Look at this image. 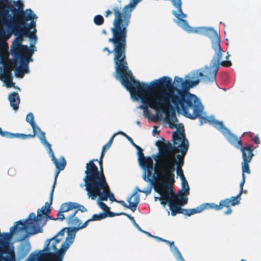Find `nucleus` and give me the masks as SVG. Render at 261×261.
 <instances>
[{
  "instance_id": "obj_7",
  "label": "nucleus",
  "mask_w": 261,
  "mask_h": 261,
  "mask_svg": "<svg viewBox=\"0 0 261 261\" xmlns=\"http://www.w3.org/2000/svg\"><path fill=\"white\" fill-rule=\"evenodd\" d=\"M68 228L69 227L63 228L54 237L49 240V241L54 240L51 247L55 251H56V252L45 253L44 255L45 258L54 261H62L65 252L68 249L66 248V245L69 243L67 240L69 237Z\"/></svg>"
},
{
  "instance_id": "obj_63",
  "label": "nucleus",
  "mask_w": 261,
  "mask_h": 261,
  "mask_svg": "<svg viewBox=\"0 0 261 261\" xmlns=\"http://www.w3.org/2000/svg\"><path fill=\"white\" fill-rule=\"evenodd\" d=\"M91 161H93V163H94V162H98V160H97V159H93V160H92Z\"/></svg>"
},
{
  "instance_id": "obj_26",
  "label": "nucleus",
  "mask_w": 261,
  "mask_h": 261,
  "mask_svg": "<svg viewBox=\"0 0 261 261\" xmlns=\"http://www.w3.org/2000/svg\"><path fill=\"white\" fill-rule=\"evenodd\" d=\"M211 75V69L208 67H206L204 70L203 73L201 72L196 71L193 73L190 76L187 75L186 76V78H188L190 80H200L199 77H202V79L206 82L207 83L210 82L208 80V78L206 77L210 76ZM210 82H211L210 81Z\"/></svg>"
},
{
  "instance_id": "obj_61",
  "label": "nucleus",
  "mask_w": 261,
  "mask_h": 261,
  "mask_svg": "<svg viewBox=\"0 0 261 261\" xmlns=\"http://www.w3.org/2000/svg\"><path fill=\"white\" fill-rule=\"evenodd\" d=\"M102 33L105 34V35H107V32L106 30H103L102 31Z\"/></svg>"
},
{
  "instance_id": "obj_3",
  "label": "nucleus",
  "mask_w": 261,
  "mask_h": 261,
  "mask_svg": "<svg viewBox=\"0 0 261 261\" xmlns=\"http://www.w3.org/2000/svg\"><path fill=\"white\" fill-rule=\"evenodd\" d=\"M121 83L132 95L141 100L144 105L140 106L139 108L143 112L149 107L157 113L165 112V109L169 107L168 105L161 104L155 99V96L161 97V96L156 89L151 88V82L150 85L144 82L141 83L136 81L132 74L130 78H126Z\"/></svg>"
},
{
  "instance_id": "obj_28",
  "label": "nucleus",
  "mask_w": 261,
  "mask_h": 261,
  "mask_svg": "<svg viewBox=\"0 0 261 261\" xmlns=\"http://www.w3.org/2000/svg\"><path fill=\"white\" fill-rule=\"evenodd\" d=\"M17 66L16 63V59L13 57L12 60H8L7 62L4 63V71L3 73L1 75L2 76H11L12 71Z\"/></svg>"
},
{
  "instance_id": "obj_40",
  "label": "nucleus",
  "mask_w": 261,
  "mask_h": 261,
  "mask_svg": "<svg viewBox=\"0 0 261 261\" xmlns=\"http://www.w3.org/2000/svg\"><path fill=\"white\" fill-rule=\"evenodd\" d=\"M251 162H248V161H243L242 162L241 165H242V174H244L245 173H247L248 174H250L251 173V171L249 168V164Z\"/></svg>"
},
{
  "instance_id": "obj_32",
  "label": "nucleus",
  "mask_w": 261,
  "mask_h": 261,
  "mask_svg": "<svg viewBox=\"0 0 261 261\" xmlns=\"http://www.w3.org/2000/svg\"><path fill=\"white\" fill-rule=\"evenodd\" d=\"M8 99L10 101V106L13 108V109L14 111L17 110L20 101L18 93L16 92H12L9 95Z\"/></svg>"
},
{
  "instance_id": "obj_2",
  "label": "nucleus",
  "mask_w": 261,
  "mask_h": 261,
  "mask_svg": "<svg viewBox=\"0 0 261 261\" xmlns=\"http://www.w3.org/2000/svg\"><path fill=\"white\" fill-rule=\"evenodd\" d=\"M180 125L181 130L175 131L172 134L173 144L168 141L164 144L159 153L152 155V158L156 162L155 170L159 177L172 188L175 182V165L177 175L181 179L185 178L181 167L184 165L185 156L189 144L185 136L184 126L181 124Z\"/></svg>"
},
{
  "instance_id": "obj_52",
  "label": "nucleus",
  "mask_w": 261,
  "mask_h": 261,
  "mask_svg": "<svg viewBox=\"0 0 261 261\" xmlns=\"http://www.w3.org/2000/svg\"><path fill=\"white\" fill-rule=\"evenodd\" d=\"M167 143L162 142L161 141L158 140L155 142V145L158 146L159 148V152L160 151V149L162 147L164 144H166Z\"/></svg>"
},
{
  "instance_id": "obj_60",
  "label": "nucleus",
  "mask_w": 261,
  "mask_h": 261,
  "mask_svg": "<svg viewBox=\"0 0 261 261\" xmlns=\"http://www.w3.org/2000/svg\"><path fill=\"white\" fill-rule=\"evenodd\" d=\"M164 242H165L167 244L169 245V244L170 243V241L165 239L164 241Z\"/></svg>"
},
{
  "instance_id": "obj_56",
  "label": "nucleus",
  "mask_w": 261,
  "mask_h": 261,
  "mask_svg": "<svg viewBox=\"0 0 261 261\" xmlns=\"http://www.w3.org/2000/svg\"><path fill=\"white\" fill-rule=\"evenodd\" d=\"M118 133H115L114 134L110 139V140H109V142H110L112 144L113 143V140H114V137H115V136H116V135Z\"/></svg>"
},
{
  "instance_id": "obj_16",
  "label": "nucleus",
  "mask_w": 261,
  "mask_h": 261,
  "mask_svg": "<svg viewBox=\"0 0 261 261\" xmlns=\"http://www.w3.org/2000/svg\"><path fill=\"white\" fill-rule=\"evenodd\" d=\"M68 210L72 211L70 214L66 216V222L68 225H78L80 223V220L75 217L76 214L81 211L82 213H84L87 211V208L82 205H81L76 202H68Z\"/></svg>"
},
{
  "instance_id": "obj_4",
  "label": "nucleus",
  "mask_w": 261,
  "mask_h": 261,
  "mask_svg": "<svg viewBox=\"0 0 261 261\" xmlns=\"http://www.w3.org/2000/svg\"><path fill=\"white\" fill-rule=\"evenodd\" d=\"M24 5L22 2L13 7L5 11L0 15V23L8 31V37L13 34H21L25 37H29L34 40V43L37 42V37L36 35L37 30L34 29L32 32L26 26V23L19 18V14H23Z\"/></svg>"
},
{
  "instance_id": "obj_62",
  "label": "nucleus",
  "mask_w": 261,
  "mask_h": 261,
  "mask_svg": "<svg viewBox=\"0 0 261 261\" xmlns=\"http://www.w3.org/2000/svg\"><path fill=\"white\" fill-rule=\"evenodd\" d=\"M5 131H3L2 128L0 127V135L2 136L3 133H4Z\"/></svg>"
},
{
  "instance_id": "obj_53",
  "label": "nucleus",
  "mask_w": 261,
  "mask_h": 261,
  "mask_svg": "<svg viewBox=\"0 0 261 261\" xmlns=\"http://www.w3.org/2000/svg\"><path fill=\"white\" fill-rule=\"evenodd\" d=\"M143 115L145 117H147V118L149 117L150 115V111L148 109L145 110V111H144V112H143Z\"/></svg>"
},
{
  "instance_id": "obj_1",
  "label": "nucleus",
  "mask_w": 261,
  "mask_h": 261,
  "mask_svg": "<svg viewBox=\"0 0 261 261\" xmlns=\"http://www.w3.org/2000/svg\"><path fill=\"white\" fill-rule=\"evenodd\" d=\"M133 1L134 3H130L123 8L121 6L115 5L112 8L114 19L111 31L113 36L109 39L108 41L113 44V49L111 50L108 47H105L102 49L103 52L107 51V56L113 54L115 77L120 82L126 78H130L133 74L126 60V38L131 12L139 0Z\"/></svg>"
},
{
  "instance_id": "obj_42",
  "label": "nucleus",
  "mask_w": 261,
  "mask_h": 261,
  "mask_svg": "<svg viewBox=\"0 0 261 261\" xmlns=\"http://www.w3.org/2000/svg\"><path fill=\"white\" fill-rule=\"evenodd\" d=\"M107 217V214L104 213H101L99 214L93 215L91 218L90 219L91 221H99L105 219Z\"/></svg>"
},
{
  "instance_id": "obj_49",
  "label": "nucleus",
  "mask_w": 261,
  "mask_h": 261,
  "mask_svg": "<svg viewBox=\"0 0 261 261\" xmlns=\"http://www.w3.org/2000/svg\"><path fill=\"white\" fill-rule=\"evenodd\" d=\"M112 145V143H110V142H108L103 147L102 149L101 152L105 153V152L108 150L111 146Z\"/></svg>"
},
{
  "instance_id": "obj_47",
  "label": "nucleus",
  "mask_w": 261,
  "mask_h": 261,
  "mask_svg": "<svg viewBox=\"0 0 261 261\" xmlns=\"http://www.w3.org/2000/svg\"><path fill=\"white\" fill-rule=\"evenodd\" d=\"M137 189L138 191H139L141 193H145L146 195H147L150 193V192L151 191L152 187L151 186H148L143 190H139L138 188Z\"/></svg>"
},
{
  "instance_id": "obj_21",
  "label": "nucleus",
  "mask_w": 261,
  "mask_h": 261,
  "mask_svg": "<svg viewBox=\"0 0 261 261\" xmlns=\"http://www.w3.org/2000/svg\"><path fill=\"white\" fill-rule=\"evenodd\" d=\"M90 221H91V220H90V219H89V220H88L86 222H85L84 223L82 224V222L80 220V223L78 225H69V226H72L73 227H69V228H68V230H69V231H68L69 237L67 238V240L69 242V243L66 245V249L69 248L70 246L73 243L74 240L75 239V234H76V232L77 231V230H78L80 229H82V228L86 227L88 225V224Z\"/></svg>"
},
{
  "instance_id": "obj_33",
  "label": "nucleus",
  "mask_w": 261,
  "mask_h": 261,
  "mask_svg": "<svg viewBox=\"0 0 261 261\" xmlns=\"http://www.w3.org/2000/svg\"><path fill=\"white\" fill-rule=\"evenodd\" d=\"M181 180L182 189L178 191L176 195L178 197H187L189 194V186L186 178H184Z\"/></svg>"
},
{
  "instance_id": "obj_51",
  "label": "nucleus",
  "mask_w": 261,
  "mask_h": 261,
  "mask_svg": "<svg viewBox=\"0 0 261 261\" xmlns=\"http://www.w3.org/2000/svg\"><path fill=\"white\" fill-rule=\"evenodd\" d=\"M25 250L24 255H27L29 251L30 250V244H25L24 246L22 247V250Z\"/></svg>"
},
{
  "instance_id": "obj_38",
  "label": "nucleus",
  "mask_w": 261,
  "mask_h": 261,
  "mask_svg": "<svg viewBox=\"0 0 261 261\" xmlns=\"http://www.w3.org/2000/svg\"><path fill=\"white\" fill-rule=\"evenodd\" d=\"M32 129H33V133L32 134L25 135V134H23V135H22V139H27V138H34V137H35V136L36 135L37 133L41 132V130L36 125V123H35V127H34V128H32Z\"/></svg>"
},
{
  "instance_id": "obj_58",
  "label": "nucleus",
  "mask_w": 261,
  "mask_h": 261,
  "mask_svg": "<svg viewBox=\"0 0 261 261\" xmlns=\"http://www.w3.org/2000/svg\"><path fill=\"white\" fill-rule=\"evenodd\" d=\"M154 238L158 241H161V242H164V239L163 238H161L160 237H156V236H154Z\"/></svg>"
},
{
  "instance_id": "obj_29",
  "label": "nucleus",
  "mask_w": 261,
  "mask_h": 261,
  "mask_svg": "<svg viewBox=\"0 0 261 261\" xmlns=\"http://www.w3.org/2000/svg\"><path fill=\"white\" fill-rule=\"evenodd\" d=\"M223 135L227 140L236 148L238 149L242 145L241 140L232 134L229 129Z\"/></svg>"
},
{
  "instance_id": "obj_37",
  "label": "nucleus",
  "mask_w": 261,
  "mask_h": 261,
  "mask_svg": "<svg viewBox=\"0 0 261 261\" xmlns=\"http://www.w3.org/2000/svg\"><path fill=\"white\" fill-rule=\"evenodd\" d=\"M98 204L99 206L105 211V213L107 214V217H114L115 216L119 215V214H115L110 211V208L103 202L101 200L98 202Z\"/></svg>"
},
{
  "instance_id": "obj_44",
  "label": "nucleus",
  "mask_w": 261,
  "mask_h": 261,
  "mask_svg": "<svg viewBox=\"0 0 261 261\" xmlns=\"http://www.w3.org/2000/svg\"><path fill=\"white\" fill-rule=\"evenodd\" d=\"M123 215L124 216H126L129 219V220L132 222L134 226L139 230L142 231L141 228L139 226V225L136 222V221L134 219V218L132 216L130 215H128L127 214H126L125 213H121L119 214V215Z\"/></svg>"
},
{
  "instance_id": "obj_64",
  "label": "nucleus",
  "mask_w": 261,
  "mask_h": 261,
  "mask_svg": "<svg viewBox=\"0 0 261 261\" xmlns=\"http://www.w3.org/2000/svg\"><path fill=\"white\" fill-rule=\"evenodd\" d=\"M229 57V55H228L226 57V59H227H227H228Z\"/></svg>"
},
{
  "instance_id": "obj_10",
  "label": "nucleus",
  "mask_w": 261,
  "mask_h": 261,
  "mask_svg": "<svg viewBox=\"0 0 261 261\" xmlns=\"http://www.w3.org/2000/svg\"><path fill=\"white\" fill-rule=\"evenodd\" d=\"M39 212L40 211L37 216L35 213H31L28 219L25 221L19 220L15 222L14 225L10 228V230L15 233L26 229L29 230L28 233L30 235L43 232V229L40 226V222L42 221V216Z\"/></svg>"
},
{
  "instance_id": "obj_6",
  "label": "nucleus",
  "mask_w": 261,
  "mask_h": 261,
  "mask_svg": "<svg viewBox=\"0 0 261 261\" xmlns=\"http://www.w3.org/2000/svg\"><path fill=\"white\" fill-rule=\"evenodd\" d=\"M183 79L178 76H175L174 79V82H172L171 78L168 76H163L158 80L151 82L152 87L153 89H156L159 93L161 97L155 96V99L160 102L161 104L168 105L170 106V102L178 111L179 102H176L170 95V92L173 90V88H182V83Z\"/></svg>"
},
{
  "instance_id": "obj_48",
  "label": "nucleus",
  "mask_w": 261,
  "mask_h": 261,
  "mask_svg": "<svg viewBox=\"0 0 261 261\" xmlns=\"http://www.w3.org/2000/svg\"><path fill=\"white\" fill-rule=\"evenodd\" d=\"M174 242H170V244H169V245L170 246V247H173V248L174 249V250L175 251H176L178 254L179 255H180V257H181V259L182 260V261L185 260L184 259V258H182L179 251L178 250V249H177V248L174 245Z\"/></svg>"
},
{
  "instance_id": "obj_18",
  "label": "nucleus",
  "mask_w": 261,
  "mask_h": 261,
  "mask_svg": "<svg viewBox=\"0 0 261 261\" xmlns=\"http://www.w3.org/2000/svg\"><path fill=\"white\" fill-rule=\"evenodd\" d=\"M138 161L140 165L144 169L147 170V177L145 174L144 175L143 179L146 181H150L149 177L155 178L154 174H153L152 171L153 170V163L152 159L150 156H145L138 159Z\"/></svg>"
},
{
  "instance_id": "obj_20",
  "label": "nucleus",
  "mask_w": 261,
  "mask_h": 261,
  "mask_svg": "<svg viewBox=\"0 0 261 261\" xmlns=\"http://www.w3.org/2000/svg\"><path fill=\"white\" fill-rule=\"evenodd\" d=\"M19 18L22 22L26 23V26L29 28L30 30L32 28L35 29L37 17L31 9H27L25 11H23V14H19Z\"/></svg>"
},
{
  "instance_id": "obj_41",
  "label": "nucleus",
  "mask_w": 261,
  "mask_h": 261,
  "mask_svg": "<svg viewBox=\"0 0 261 261\" xmlns=\"http://www.w3.org/2000/svg\"><path fill=\"white\" fill-rule=\"evenodd\" d=\"M25 120L31 124L32 128L34 129L35 127V122L34 121V117L32 113H29L27 115Z\"/></svg>"
},
{
  "instance_id": "obj_22",
  "label": "nucleus",
  "mask_w": 261,
  "mask_h": 261,
  "mask_svg": "<svg viewBox=\"0 0 261 261\" xmlns=\"http://www.w3.org/2000/svg\"><path fill=\"white\" fill-rule=\"evenodd\" d=\"M16 59V63H20V66H17L15 68V75L17 77L22 78L25 73L29 72V61H26L24 59L16 58L15 56H12Z\"/></svg>"
},
{
  "instance_id": "obj_59",
  "label": "nucleus",
  "mask_w": 261,
  "mask_h": 261,
  "mask_svg": "<svg viewBox=\"0 0 261 261\" xmlns=\"http://www.w3.org/2000/svg\"><path fill=\"white\" fill-rule=\"evenodd\" d=\"M248 134L249 136L251 138H252L254 135V133L250 132L245 133L244 134Z\"/></svg>"
},
{
  "instance_id": "obj_8",
  "label": "nucleus",
  "mask_w": 261,
  "mask_h": 261,
  "mask_svg": "<svg viewBox=\"0 0 261 261\" xmlns=\"http://www.w3.org/2000/svg\"><path fill=\"white\" fill-rule=\"evenodd\" d=\"M156 192L161 195V203L165 206L168 203L172 216L177 214L179 205H185L188 202L187 197H178L173 191L172 188L166 184L163 183L161 189Z\"/></svg>"
},
{
  "instance_id": "obj_5",
  "label": "nucleus",
  "mask_w": 261,
  "mask_h": 261,
  "mask_svg": "<svg viewBox=\"0 0 261 261\" xmlns=\"http://www.w3.org/2000/svg\"><path fill=\"white\" fill-rule=\"evenodd\" d=\"M199 82L200 80L186 79L183 81L181 88L174 87L169 93L173 100L179 102L178 111L184 112L192 118L198 116L200 110L198 105L194 106V103L199 101L197 97L190 93L189 90L196 86Z\"/></svg>"
},
{
  "instance_id": "obj_36",
  "label": "nucleus",
  "mask_w": 261,
  "mask_h": 261,
  "mask_svg": "<svg viewBox=\"0 0 261 261\" xmlns=\"http://www.w3.org/2000/svg\"><path fill=\"white\" fill-rule=\"evenodd\" d=\"M211 123L223 135L228 130V129L223 125L222 122L219 121L217 120H212Z\"/></svg>"
},
{
  "instance_id": "obj_35",
  "label": "nucleus",
  "mask_w": 261,
  "mask_h": 261,
  "mask_svg": "<svg viewBox=\"0 0 261 261\" xmlns=\"http://www.w3.org/2000/svg\"><path fill=\"white\" fill-rule=\"evenodd\" d=\"M68 203L66 202L63 203L60 208V211L57 214V218H55V221L59 220L60 221H63L65 219H66V216L64 215V213H68L70 212V210H68Z\"/></svg>"
},
{
  "instance_id": "obj_24",
  "label": "nucleus",
  "mask_w": 261,
  "mask_h": 261,
  "mask_svg": "<svg viewBox=\"0 0 261 261\" xmlns=\"http://www.w3.org/2000/svg\"><path fill=\"white\" fill-rule=\"evenodd\" d=\"M127 201L129 203L128 205L126 204L123 200H117L116 202L123 206L130 209L132 212H135L140 202V195L137 193V192H135L127 198Z\"/></svg>"
},
{
  "instance_id": "obj_31",
  "label": "nucleus",
  "mask_w": 261,
  "mask_h": 261,
  "mask_svg": "<svg viewBox=\"0 0 261 261\" xmlns=\"http://www.w3.org/2000/svg\"><path fill=\"white\" fill-rule=\"evenodd\" d=\"M196 105H198L199 107V109L200 110L198 116H197V117H196L194 118H192L188 114H186L184 112H182L184 116H185V117H186L190 119H192V120H194L196 118H199L200 125H202L204 122H209L211 123L212 120H211L208 117H204V116H201V113L202 112L203 108V106H202L201 102L199 101H198L196 102V103H194V106H196Z\"/></svg>"
},
{
  "instance_id": "obj_45",
  "label": "nucleus",
  "mask_w": 261,
  "mask_h": 261,
  "mask_svg": "<svg viewBox=\"0 0 261 261\" xmlns=\"http://www.w3.org/2000/svg\"><path fill=\"white\" fill-rule=\"evenodd\" d=\"M118 134H121V135H123L124 137H125L127 139V140H128V141H129V142H130V143H131V144H132L134 147H137V145H136V144L134 143V141H133V139H132V138H130L129 136H128L127 134H126L125 133H124V132H120H120H119L118 133Z\"/></svg>"
},
{
  "instance_id": "obj_34",
  "label": "nucleus",
  "mask_w": 261,
  "mask_h": 261,
  "mask_svg": "<svg viewBox=\"0 0 261 261\" xmlns=\"http://www.w3.org/2000/svg\"><path fill=\"white\" fill-rule=\"evenodd\" d=\"M171 102H170V104H171ZM171 107V105H170V106L165 109V112H164L166 116V121L169 123V127L171 128H174L175 127H177L176 124L175 123L178 121V119H177L176 115L175 113H172L171 115H168V113L166 111V110L168 108H169Z\"/></svg>"
},
{
  "instance_id": "obj_14",
  "label": "nucleus",
  "mask_w": 261,
  "mask_h": 261,
  "mask_svg": "<svg viewBox=\"0 0 261 261\" xmlns=\"http://www.w3.org/2000/svg\"><path fill=\"white\" fill-rule=\"evenodd\" d=\"M196 33L211 38L212 40V46L214 50L220 49V37L217 32L213 28L206 27H199L196 28Z\"/></svg>"
},
{
  "instance_id": "obj_17",
  "label": "nucleus",
  "mask_w": 261,
  "mask_h": 261,
  "mask_svg": "<svg viewBox=\"0 0 261 261\" xmlns=\"http://www.w3.org/2000/svg\"><path fill=\"white\" fill-rule=\"evenodd\" d=\"M57 177H56V176H55L54 182L52 187L51 191L50 193L49 202H46L45 203V205L43 206H42L41 209H38L37 211V214H38V212L40 211L39 214H40V215L42 216V220L44 218V216H45V219L42 225H41V221L40 222V226L42 227L46 224L47 221V219L53 220H55V218H54L53 217L49 216L48 214L51 212L50 205L52 204L53 202V193L54 191L55 187L57 182Z\"/></svg>"
},
{
  "instance_id": "obj_15",
  "label": "nucleus",
  "mask_w": 261,
  "mask_h": 261,
  "mask_svg": "<svg viewBox=\"0 0 261 261\" xmlns=\"http://www.w3.org/2000/svg\"><path fill=\"white\" fill-rule=\"evenodd\" d=\"M241 198L240 196H231L229 198H225L220 201L219 204H216L214 203H210L211 209H214L216 211H219L224 207L227 208V210L224 212L225 215H229L232 213V210L230 208L231 206H235L240 204Z\"/></svg>"
},
{
  "instance_id": "obj_25",
  "label": "nucleus",
  "mask_w": 261,
  "mask_h": 261,
  "mask_svg": "<svg viewBox=\"0 0 261 261\" xmlns=\"http://www.w3.org/2000/svg\"><path fill=\"white\" fill-rule=\"evenodd\" d=\"M35 44L34 42L33 44H31L30 47L26 45L25 47L20 51L19 57L16 58L24 59L26 61H29V62H32L33 60L32 57L34 52L37 50Z\"/></svg>"
},
{
  "instance_id": "obj_30",
  "label": "nucleus",
  "mask_w": 261,
  "mask_h": 261,
  "mask_svg": "<svg viewBox=\"0 0 261 261\" xmlns=\"http://www.w3.org/2000/svg\"><path fill=\"white\" fill-rule=\"evenodd\" d=\"M21 2L20 0H0V15Z\"/></svg>"
},
{
  "instance_id": "obj_27",
  "label": "nucleus",
  "mask_w": 261,
  "mask_h": 261,
  "mask_svg": "<svg viewBox=\"0 0 261 261\" xmlns=\"http://www.w3.org/2000/svg\"><path fill=\"white\" fill-rule=\"evenodd\" d=\"M239 149L242 153L243 161L251 162L252 161L254 156L253 153L254 148L252 145H246L245 146H243L242 145Z\"/></svg>"
},
{
  "instance_id": "obj_55",
  "label": "nucleus",
  "mask_w": 261,
  "mask_h": 261,
  "mask_svg": "<svg viewBox=\"0 0 261 261\" xmlns=\"http://www.w3.org/2000/svg\"><path fill=\"white\" fill-rule=\"evenodd\" d=\"M111 14H112V11H111L110 10H108L106 12L105 16L106 17H108Z\"/></svg>"
},
{
  "instance_id": "obj_54",
  "label": "nucleus",
  "mask_w": 261,
  "mask_h": 261,
  "mask_svg": "<svg viewBox=\"0 0 261 261\" xmlns=\"http://www.w3.org/2000/svg\"><path fill=\"white\" fill-rule=\"evenodd\" d=\"M252 139L255 143H256L257 144L260 143V140H259V138L258 135H256V136H255Z\"/></svg>"
},
{
  "instance_id": "obj_12",
  "label": "nucleus",
  "mask_w": 261,
  "mask_h": 261,
  "mask_svg": "<svg viewBox=\"0 0 261 261\" xmlns=\"http://www.w3.org/2000/svg\"><path fill=\"white\" fill-rule=\"evenodd\" d=\"M215 55L214 56L210 63L211 75L210 76H206L208 80L211 82L216 81V76L220 67V65L223 67H230L232 65L230 61H223L221 62L222 57V50L220 47L219 49L215 50Z\"/></svg>"
},
{
  "instance_id": "obj_13",
  "label": "nucleus",
  "mask_w": 261,
  "mask_h": 261,
  "mask_svg": "<svg viewBox=\"0 0 261 261\" xmlns=\"http://www.w3.org/2000/svg\"><path fill=\"white\" fill-rule=\"evenodd\" d=\"M40 134L38 136L39 140L43 145H44L46 149L49 151V154L51 157V161L56 167V172L55 174L56 177H57L60 172L63 170L66 167V161L63 156L60 158L59 161L55 157L54 152L51 149V144H49L46 139L45 133L41 131Z\"/></svg>"
},
{
  "instance_id": "obj_9",
  "label": "nucleus",
  "mask_w": 261,
  "mask_h": 261,
  "mask_svg": "<svg viewBox=\"0 0 261 261\" xmlns=\"http://www.w3.org/2000/svg\"><path fill=\"white\" fill-rule=\"evenodd\" d=\"M98 180L97 182L85 186L88 197L92 200L98 197L101 201H107L109 198L112 201H117L110 191L107 179Z\"/></svg>"
},
{
  "instance_id": "obj_46",
  "label": "nucleus",
  "mask_w": 261,
  "mask_h": 261,
  "mask_svg": "<svg viewBox=\"0 0 261 261\" xmlns=\"http://www.w3.org/2000/svg\"><path fill=\"white\" fill-rule=\"evenodd\" d=\"M245 182V175L244 174H242V180L240 182V191L239 193L238 194L239 196L241 197V195L243 192V187Z\"/></svg>"
},
{
  "instance_id": "obj_23",
  "label": "nucleus",
  "mask_w": 261,
  "mask_h": 261,
  "mask_svg": "<svg viewBox=\"0 0 261 261\" xmlns=\"http://www.w3.org/2000/svg\"><path fill=\"white\" fill-rule=\"evenodd\" d=\"M210 205V203H204L196 208L189 210L181 207L184 205H179L178 207H177V214H182L186 216H190L192 215L200 213L205 209H211Z\"/></svg>"
},
{
  "instance_id": "obj_43",
  "label": "nucleus",
  "mask_w": 261,
  "mask_h": 261,
  "mask_svg": "<svg viewBox=\"0 0 261 261\" xmlns=\"http://www.w3.org/2000/svg\"><path fill=\"white\" fill-rule=\"evenodd\" d=\"M94 23L97 25H101L104 23V18L101 15H97L93 18Z\"/></svg>"
},
{
  "instance_id": "obj_50",
  "label": "nucleus",
  "mask_w": 261,
  "mask_h": 261,
  "mask_svg": "<svg viewBox=\"0 0 261 261\" xmlns=\"http://www.w3.org/2000/svg\"><path fill=\"white\" fill-rule=\"evenodd\" d=\"M136 148L138 150V154L139 156L138 159H141V158L142 159V158L145 157L144 154L142 152L143 150L142 149V148L138 145L137 147Z\"/></svg>"
},
{
  "instance_id": "obj_57",
  "label": "nucleus",
  "mask_w": 261,
  "mask_h": 261,
  "mask_svg": "<svg viewBox=\"0 0 261 261\" xmlns=\"http://www.w3.org/2000/svg\"><path fill=\"white\" fill-rule=\"evenodd\" d=\"M141 231L146 234L149 237H153V238L154 237V236H153L152 234H151L149 232L145 231L144 230H143L142 229V231Z\"/></svg>"
},
{
  "instance_id": "obj_39",
  "label": "nucleus",
  "mask_w": 261,
  "mask_h": 261,
  "mask_svg": "<svg viewBox=\"0 0 261 261\" xmlns=\"http://www.w3.org/2000/svg\"><path fill=\"white\" fill-rule=\"evenodd\" d=\"M23 134H19L16 133L13 134L8 132H4L3 133L2 137H6L7 138H18L22 139Z\"/></svg>"
},
{
  "instance_id": "obj_11",
  "label": "nucleus",
  "mask_w": 261,
  "mask_h": 261,
  "mask_svg": "<svg viewBox=\"0 0 261 261\" xmlns=\"http://www.w3.org/2000/svg\"><path fill=\"white\" fill-rule=\"evenodd\" d=\"M105 153H101L100 159L98 162L100 166V169H98L97 166L93 163V161H90L86 164V170L85 171V176L84 177V184H81V187L89 185L94 183L97 182L98 180L106 179L102 167V159Z\"/></svg>"
},
{
  "instance_id": "obj_19",
  "label": "nucleus",
  "mask_w": 261,
  "mask_h": 261,
  "mask_svg": "<svg viewBox=\"0 0 261 261\" xmlns=\"http://www.w3.org/2000/svg\"><path fill=\"white\" fill-rule=\"evenodd\" d=\"M15 36H16V37L12 41L11 45L10 54L12 56L18 57L21 50L25 47L26 45L22 44L24 36L21 34H17Z\"/></svg>"
}]
</instances>
